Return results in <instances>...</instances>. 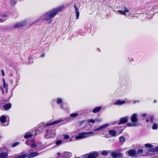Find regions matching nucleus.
<instances>
[{
	"mask_svg": "<svg viewBox=\"0 0 158 158\" xmlns=\"http://www.w3.org/2000/svg\"><path fill=\"white\" fill-rule=\"evenodd\" d=\"M2 18H0V23H2L4 21L6 20L7 19V16L6 15H2Z\"/></svg>",
	"mask_w": 158,
	"mask_h": 158,
	"instance_id": "5701e85b",
	"label": "nucleus"
},
{
	"mask_svg": "<svg viewBox=\"0 0 158 158\" xmlns=\"http://www.w3.org/2000/svg\"><path fill=\"white\" fill-rule=\"evenodd\" d=\"M71 139H70V141H71Z\"/></svg>",
	"mask_w": 158,
	"mask_h": 158,
	"instance_id": "864d4df0",
	"label": "nucleus"
},
{
	"mask_svg": "<svg viewBox=\"0 0 158 158\" xmlns=\"http://www.w3.org/2000/svg\"><path fill=\"white\" fill-rule=\"evenodd\" d=\"M142 152H143V150L142 149H139L138 150V152L139 153H141Z\"/></svg>",
	"mask_w": 158,
	"mask_h": 158,
	"instance_id": "ea45409f",
	"label": "nucleus"
},
{
	"mask_svg": "<svg viewBox=\"0 0 158 158\" xmlns=\"http://www.w3.org/2000/svg\"><path fill=\"white\" fill-rule=\"evenodd\" d=\"M111 155L113 157L116 158L122 156V154L116 151H114L111 152Z\"/></svg>",
	"mask_w": 158,
	"mask_h": 158,
	"instance_id": "9d476101",
	"label": "nucleus"
},
{
	"mask_svg": "<svg viewBox=\"0 0 158 158\" xmlns=\"http://www.w3.org/2000/svg\"><path fill=\"white\" fill-rule=\"evenodd\" d=\"M140 116L141 117H147V116H148V114L146 113H142L141 114Z\"/></svg>",
	"mask_w": 158,
	"mask_h": 158,
	"instance_id": "f704fd0d",
	"label": "nucleus"
},
{
	"mask_svg": "<svg viewBox=\"0 0 158 158\" xmlns=\"http://www.w3.org/2000/svg\"><path fill=\"white\" fill-rule=\"evenodd\" d=\"M6 117L5 115H3L0 117V121L2 123H5L6 120Z\"/></svg>",
	"mask_w": 158,
	"mask_h": 158,
	"instance_id": "412c9836",
	"label": "nucleus"
},
{
	"mask_svg": "<svg viewBox=\"0 0 158 158\" xmlns=\"http://www.w3.org/2000/svg\"><path fill=\"white\" fill-rule=\"evenodd\" d=\"M62 141L61 140H59L56 141V145H59L62 143Z\"/></svg>",
	"mask_w": 158,
	"mask_h": 158,
	"instance_id": "473e14b6",
	"label": "nucleus"
},
{
	"mask_svg": "<svg viewBox=\"0 0 158 158\" xmlns=\"http://www.w3.org/2000/svg\"><path fill=\"white\" fill-rule=\"evenodd\" d=\"M139 102V100H136V101H134V103L135 104L136 103Z\"/></svg>",
	"mask_w": 158,
	"mask_h": 158,
	"instance_id": "37998d69",
	"label": "nucleus"
},
{
	"mask_svg": "<svg viewBox=\"0 0 158 158\" xmlns=\"http://www.w3.org/2000/svg\"><path fill=\"white\" fill-rule=\"evenodd\" d=\"M8 156V151L7 148L3 147L0 148V158H6Z\"/></svg>",
	"mask_w": 158,
	"mask_h": 158,
	"instance_id": "423d86ee",
	"label": "nucleus"
},
{
	"mask_svg": "<svg viewBox=\"0 0 158 158\" xmlns=\"http://www.w3.org/2000/svg\"><path fill=\"white\" fill-rule=\"evenodd\" d=\"M155 102H156V101H154Z\"/></svg>",
	"mask_w": 158,
	"mask_h": 158,
	"instance_id": "5fc2aeb1",
	"label": "nucleus"
},
{
	"mask_svg": "<svg viewBox=\"0 0 158 158\" xmlns=\"http://www.w3.org/2000/svg\"><path fill=\"white\" fill-rule=\"evenodd\" d=\"M57 155H60V153H57Z\"/></svg>",
	"mask_w": 158,
	"mask_h": 158,
	"instance_id": "8fccbe9b",
	"label": "nucleus"
},
{
	"mask_svg": "<svg viewBox=\"0 0 158 158\" xmlns=\"http://www.w3.org/2000/svg\"><path fill=\"white\" fill-rule=\"evenodd\" d=\"M108 133L114 137L115 136L116 134V131L113 130H109L108 131Z\"/></svg>",
	"mask_w": 158,
	"mask_h": 158,
	"instance_id": "4be33fe9",
	"label": "nucleus"
},
{
	"mask_svg": "<svg viewBox=\"0 0 158 158\" xmlns=\"http://www.w3.org/2000/svg\"><path fill=\"white\" fill-rule=\"evenodd\" d=\"M38 131L37 130V131H36V133H35L36 134H37L38 133Z\"/></svg>",
	"mask_w": 158,
	"mask_h": 158,
	"instance_id": "09e8293b",
	"label": "nucleus"
},
{
	"mask_svg": "<svg viewBox=\"0 0 158 158\" xmlns=\"http://www.w3.org/2000/svg\"><path fill=\"white\" fill-rule=\"evenodd\" d=\"M124 11L126 13V12H129V10L127 8L125 7Z\"/></svg>",
	"mask_w": 158,
	"mask_h": 158,
	"instance_id": "58836bf2",
	"label": "nucleus"
},
{
	"mask_svg": "<svg viewBox=\"0 0 158 158\" xmlns=\"http://www.w3.org/2000/svg\"><path fill=\"white\" fill-rule=\"evenodd\" d=\"M127 126L129 127H136L138 126L137 123H129L127 124Z\"/></svg>",
	"mask_w": 158,
	"mask_h": 158,
	"instance_id": "bb28decb",
	"label": "nucleus"
},
{
	"mask_svg": "<svg viewBox=\"0 0 158 158\" xmlns=\"http://www.w3.org/2000/svg\"><path fill=\"white\" fill-rule=\"evenodd\" d=\"M32 62H33V61H32V60H31V59H29V60H28L29 63H32Z\"/></svg>",
	"mask_w": 158,
	"mask_h": 158,
	"instance_id": "a19ab883",
	"label": "nucleus"
},
{
	"mask_svg": "<svg viewBox=\"0 0 158 158\" xmlns=\"http://www.w3.org/2000/svg\"><path fill=\"white\" fill-rule=\"evenodd\" d=\"M11 107V105L10 103H8L4 105L3 106V108L5 110H8L10 109Z\"/></svg>",
	"mask_w": 158,
	"mask_h": 158,
	"instance_id": "aec40b11",
	"label": "nucleus"
},
{
	"mask_svg": "<svg viewBox=\"0 0 158 158\" xmlns=\"http://www.w3.org/2000/svg\"><path fill=\"white\" fill-rule=\"evenodd\" d=\"M31 147L35 148L38 150L43 149L44 148V145L40 142H38L36 144L32 143L31 144Z\"/></svg>",
	"mask_w": 158,
	"mask_h": 158,
	"instance_id": "0eeeda50",
	"label": "nucleus"
},
{
	"mask_svg": "<svg viewBox=\"0 0 158 158\" xmlns=\"http://www.w3.org/2000/svg\"><path fill=\"white\" fill-rule=\"evenodd\" d=\"M45 56V54L44 53H43L41 55V57H44Z\"/></svg>",
	"mask_w": 158,
	"mask_h": 158,
	"instance_id": "a18cd8bd",
	"label": "nucleus"
},
{
	"mask_svg": "<svg viewBox=\"0 0 158 158\" xmlns=\"http://www.w3.org/2000/svg\"><path fill=\"white\" fill-rule=\"evenodd\" d=\"M56 103L59 105L60 108H62L63 107V99L60 98H58L56 99Z\"/></svg>",
	"mask_w": 158,
	"mask_h": 158,
	"instance_id": "f8f14e48",
	"label": "nucleus"
},
{
	"mask_svg": "<svg viewBox=\"0 0 158 158\" xmlns=\"http://www.w3.org/2000/svg\"><path fill=\"white\" fill-rule=\"evenodd\" d=\"M94 134V133L93 131L80 133L75 137V139H84Z\"/></svg>",
	"mask_w": 158,
	"mask_h": 158,
	"instance_id": "7ed1b4c3",
	"label": "nucleus"
},
{
	"mask_svg": "<svg viewBox=\"0 0 158 158\" xmlns=\"http://www.w3.org/2000/svg\"><path fill=\"white\" fill-rule=\"evenodd\" d=\"M72 155L71 153L69 152H65L63 153L62 156L64 157H70Z\"/></svg>",
	"mask_w": 158,
	"mask_h": 158,
	"instance_id": "6ab92c4d",
	"label": "nucleus"
},
{
	"mask_svg": "<svg viewBox=\"0 0 158 158\" xmlns=\"http://www.w3.org/2000/svg\"><path fill=\"white\" fill-rule=\"evenodd\" d=\"M19 142H16L15 143H14V144H13L12 145V146L13 147H15V146H17V145H18V144H19Z\"/></svg>",
	"mask_w": 158,
	"mask_h": 158,
	"instance_id": "e433bc0d",
	"label": "nucleus"
},
{
	"mask_svg": "<svg viewBox=\"0 0 158 158\" xmlns=\"http://www.w3.org/2000/svg\"><path fill=\"white\" fill-rule=\"evenodd\" d=\"M119 139L120 140V141L123 143L125 141V139L124 137L123 136H121L119 137Z\"/></svg>",
	"mask_w": 158,
	"mask_h": 158,
	"instance_id": "c756f323",
	"label": "nucleus"
},
{
	"mask_svg": "<svg viewBox=\"0 0 158 158\" xmlns=\"http://www.w3.org/2000/svg\"><path fill=\"white\" fill-rule=\"evenodd\" d=\"M127 102L124 101H122L120 100H118L116 102H115L114 104V105H121L126 103Z\"/></svg>",
	"mask_w": 158,
	"mask_h": 158,
	"instance_id": "f3484780",
	"label": "nucleus"
},
{
	"mask_svg": "<svg viewBox=\"0 0 158 158\" xmlns=\"http://www.w3.org/2000/svg\"><path fill=\"white\" fill-rule=\"evenodd\" d=\"M56 134V131L51 128H48L46 130L44 137L46 138H54Z\"/></svg>",
	"mask_w": 158,
	"mask_h": 158,
	"instance_id": "20e7f679",
	"label": "nucleus"
},
{
	"mask_svg": "<svg viewBox=\"0 0 158 158\" xmlns=\"http://www.w3.org/2000/svg\"><path fill=\"white\" fill-rule=\"evenodd\" d=\"M0 88H1V90H2V94H4V90H3V87H1Z\"/></svg>",
	"mask_w": 158,
	"mask_h": 158,
	"instance_id": "79ce46f5",
	"label": "nucleus"
},
{
	"mask_svg": "<svg viewBox=\"0 0 158 158\" xmlns=\"http://www.w3.org/2000/svg\"><path fill=\"white\" fill-rule=\"evenodd\" d=\"M145 146L146 147L148 148H152L153 147L152 145L149 143L145 144Z\"/></svg>",
	"mask_w": 158,
	"mask_h": 158,
	"instance_id": "7c9ffc66",
	"label": "nucleus"
},
{
	"mask_svg": "<svg viewBox=\"0 0 158 158\" xmlns=\"http://www.w3.org/2000/svg\"><path fill=\"white\" fill-rule=\"evenodd\" d=\"M2 80L3 84V87L6 89V92H7L8 87L7 85V84H6L5 81L4 79H3Z\"/></svg>",
	"mask_w": 158,
	"mask_h": 158,
	"instance_id": "393cba45",
	"label": "nucleus"
},
{
	"mask_svg": "<svg viewBox=\"0 0 158 158\" xmlns=\"http://www.w3.org/2000/svg\"><path fill=\"white\" fill-rule=\"evenodd\" d=\"M158 127V124H157L153 123V125L152 127V128L153 130H156Z\"/></svg>",
	"mask_w": 158,
	"mask_h": 158,
	"instance_id": "cd10ccee",
	"label": "nucleus"
},
{
	"mask_svg": "<svg viewBox=\"0 0 158 158\" xmlns=\"http://www.w3.org/2000/svg\"><path fill=\"white\" fill-rule=\"evenodd\" d=\"M127 153L130 156H135L136 155V151L133 149L130 150L126 151Z\"/></svg>",
	"mask_w": 158,
	"mask_h": 158,
	"instance_id": "4468645a",
	"label": "nucleus"
},
{
	"mask_svg": "<svg viewBox=\"0 0 158 158\" xmlns=\"http://www.w3.org/2000/svg\"><path fill=\"white\" fill-rule=\"evenodd\" d=\"M155 149L157 151H158V147H156L155 148Z\"/></svg>",
	"mask_w": 158,
	"mask_h": 158,
	"instance_id": "de8ad7c7",
	"label": "nucleus"
},
{
	"mask_svg": "<svg viewBox=\"0 0 158 158\" xmlns=\"http://www.w3.org/2000/svg\"><path fill=\"white\" fill-rule=\"evenodd\" d=\"M8 125V124L7 123V124H6V125H5V126H7Z\"/></svg>",
	"mask_w": 158,
	"mask_h": 158,
	"instance_id": "3c124183",
	"label": "nucleus"
},
{
	"mask_svg": "<svg viewBox=\"0 0 158 158\" xmlns=\"http://www.w3.org/2000/svg\"><path fill=\"white\" fill-rule=\"evenodd\" d=\"M39 153L37 152H31L28 155L24 154L20 155L15 158H32L38 156Z\"/></svg>",
	"mask_w": 158,
	"mask_h": 158,
	"instance_id": "39448f33",
	"label": "nucleus"
},
{
	"mask_svg": "<svg viewBox=\"0 0 158 158\" xmlns=\"http://www.w3.org/2000/svg\"><path fill=\"white\" fill-rule=\"evenodd\" d=\"M87 122L88 123H94L95 121V120L93 119H89L87 120Z\"/></svg>",
	"mask_w": 158,
	"mask_h": 158,
	"instance_id": "72a5a7b5",
	"label": "nucleus"
},
{
	"mask_svg": "<svg viewBox=\"0 0 158 158\" xmlns=\"http://www.w3.org/2000/svg\"><path fill=\"white\" fill-rule=\"evenodd\" d=\"M64 8V7L63 5L60 6L45 13L42 16V18L43 19H45L49 23H51L52 21V19Z\"/></svg>",
	"mask_w": 158,
	"mask_h": 158,
	"instance_id": "f257e3e1",
	"label": "nucleus"
},
{
	"mask_svg": "<svg viewBox=\"0 0 158 158\" xmlns=\"http://www.w3.org/2000/svg\"><path fill=\"white\" fill-rule=\"evenodd\" d=\"M2 76H4L5 75V74H4V71H3L2 70Z\"/></svg>",
	"mask_w": 158,
	"mask_h": 158,
	"instance_id": "49530a36",
	"label": "nucleus"
},
{
	"mask_svg": "<svg viewBox=\"0 0 158 158\" xmlns=\"http://www.w3.org/2000/svg\"><path fill=\"white\" fill-rule=\"evenodd\" d=\"M101 106L96 107L93 110L92 112L94 113H98L101 110Z\"/></svg>",
	"mask_w": 158,
	"mask_h": 158,
	"instance_id": "a211bd4d",
	"label": "nucleus"
},
{
	"mask_svg": "<svg viewBox=\"0 0 158 158\" xmlns=\"http://www.w3.org/2000/svg\"><path fill=\"white\" fill-rule=\"evenodd\" d=\"M32 135H33L30 133H26L24 136V138L25 139H27L31 137Z\"/></svg>",
	"mask_w": 158,
	"mask_h": 158,
	"instance_id": "a878e982",
	"label": "nucleus"
},
{
	"mask_svg": "<svg viewBox=\"0 0 158 158\" xmlns=\"http://www.w3.org/2000/svg\"><path fill=\"white\" fill-rule=\"evenodd\" d=\"M137 116L138 114L135 113L132 114V116L131 117V120L132 122L137 123L138 121Z\"/></svg>",
	"mask_w": 158,
	"mask_h": 158,
	"instance_id": "9b49d317",
	"label": "nucleus"
},
{
	"mask_svg": "<svg viewBox=\"0 0 158 158\" xmlns=\"http://www.w3.org/2000/svg\"><path fill=\"white\" fill-rule=\"evenodd\" d=\"M150 122L152 123H154V120H155L154 116L151 115L150 117Z\"/></svg>",
	"mask_w": 158,
	"mask_h": 158,
	"instance_id": "c85d7f7f",
	"label": "nucleus"
},
{
	"mask_svg": "<svg viewBox=\"0 0 158 158\" xmlns=\"http://www.w3.org/2000/svg\"><path fill=\"white\" fill-rule=\"evenodd\" d=\"M32 143H34V140L32 139L31 140H27L25 142V143L27 145H30L31 146V144Z\"/></svg>",
	"mask_w": 158,
	"mask_h": 158,
	"instance_id": "b1692460",
	"label": "nucleus"
},
{
	"mask_svg": "<svg viewBox=\"0 0 158 158\" xmlns=\"http://www.w3.org/2000/svg\"><path fill=\"white\" fill-rule=\"evenodd\" d=\"M117 12L119 13L120 14H122L124 15H126V13H125L124 11H123V10H119L117 11Z\"/></svg>",
	"mask_w": 158,
	"mask_h": 158,
	"instance_id": "2f4dec72",
	"label": "nucleus"
},
{
	"mask_svg": "<svg viewBox=\"0 0 158 158\" xmlns=\"http://www.w3.org/2000/svg\"><path fill=\"white\" fill-rule=\"evenodd\" d=\"M64 139H68L69 138V136L68 135H64Z\"/></svg>",
	"mask_w": 158,
	"mask_h": 158,
	"instance_id": "4c0bfd02",
	"label": "nucleus"
},
{
	"mask_svg": "<svg viewBox=\"0 0 158 158\" xmlns=\"http://www.w3.org/2000/svg\"><path fill=\"white\" fill-rule=\"evenodd\" d=\"M78 116V114L77 113H72L70 115V117H66L63 119H60L51 123H47L45 124L46 127L52 126L55 124H56L60 123L65 120L69 121L75 118Z\"/></svg>",
	"mask_w": 158,
	"mask_h": 158,
	"instance_id": "f03ea898",
	"label": "nucleus"
},
{
	"mask_svg": "<svg viewBox=\"0 0 158 158\" xmlns=\"http://www.w3.org/2000/svg\"><path fill=\"white\" fill-rule=\"evenodd\" d=\"M98 155V154L96 152L89 154H86L84 155L85 158H95Z\"/></svg>",
	"mask_w": 158,
	"mask_h": 158,
	"instance_id": "6e6552de",
	"label": "nucleus"
},
{
	"mask_svg": "<svg viewBox=\"0 0 158 158\" xmlns=\"http://www.w3.org/2000/svg\"><path fill=\"white\" fill-rule=\"evenodd\" d=\"M74 8L75 9V13L76 14V19H78L79 16V12L78 11V7L76 6V5H74Z\"/></svg>",
	"mask_w": 158,
	"mask_h": 158,
	"instance_id": "dca6fc26",
	"label": "nucleus"
},
{
	"mask_svg": "<svg viewBox=\"0 0 158 158\" xmlns=\"http://www.w3.org/2000/svg\"><path fill=\"white\" fill-rule=\"evenodd\" d=\"M108 153V152L106 151H103L101 153V154L103 155H106Z\"/></svg>",
	"mask_w": 158,
	"mask_h": 158,
	"instance_id": "c9c22d12",
	"label": "nucleus"
},
{
	"mask_svg": "<svg viewBox=\"0 0 158 158\" xmlns=\"http://www.w3.org/2000/svg\"><path fill=\"white\" fill-rule=\"evenodd\" d=\"M146 121L147 122H150V118L149 119H146Z\"/></svg>",
	"mask_w": 158,
	"mask_h": 158,
	"instance_id": "c03bdc74",
	"label": "nucleus"
},
{
	"mask_svg": "<svg viewBox=\"0 0 158 158\" xmlns=\"http://www.w3.org/2000/svg\"><path fill=\"white\" fill-rule=\"evenodd\" d=\"M1 138V136L0 135V139Z\"/></svg>",
	"mask_w": 158,
	"mask_h": 158,
	"instance_id": "603ef678",
	"label": "nucleus"
},
{
	"mask_svg": "<svg viewBox=\"0 0 158 158\" xmlns=\"http://www.w3.org/2000/svg\"><path fill=\"white\" fill-rule=\"evenodd\" d=\"M26 22L24 21L16 23L14 24V28H16L22 27L24 26L26 24Z\"/></svg>",
	"mask_w": 158,
	"mask_h": 158,
	"instance_id": "ddd939ff",
	"label": "nucleus"
},
{
	"mask_svg": "<svg viewBox=\"0 0 158 158\" xmlns=\"http://www.w3.org/2000/svg\"><path fill=\"white\" fill-rule=\"evenodd\" d=\"M128 119L129 117H128L122 118L120 119L119 122L118 123V124H120L125 123L127 122Z\"/></svg>",
	"mask_w": 158,
	"mask_h": 158,
	"instance_id": "2eb2a0df",
	"label": "nucleus"
},
{
	"mask_svg": "<svg viewBox=\"0 0 158 158\" xmlns=\"http://www.w3.org/2000/svg\"><path fill=\"white\" fill-rule=\"evenodd\" d=\"M109 126L110 125L108 123L105 124L94 129V131H103L104 129Z\"/></svg>",
	"mask_w": 158,
	"mask_h": 158,
	"instance_id": "1a4fd4ad",
	"label": "nucleus"
}]
</instances>
